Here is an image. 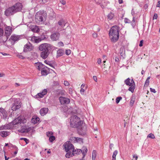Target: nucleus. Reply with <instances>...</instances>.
<instances>
[{
	"instance_id": "45",
	"label": "nucleus",
	"mask_w": 160,
	"mask_h": 160,
	"mask_svg": "<svg viewBox=\"0 0 160 160\" xmlns=\"http://www.w3.org/2000/svg\"><path fill=\"white\" fill-rule=\"evenodd\" d=\"M58 46L59 47H63L64 46V44L62 42H59L58 43Z\"/></svg>"
},
{
	"instance_id": "19",
	"label": "nucleus",
	"mask_w": 160,
	"mask_h": 160,
	"mask_svg": "<svg viewBox=\"0 0 160 160\" xmlns=\"http://www.w3.org/2000/svg\"><path fill=\"white\" fill-rule=\"evenodd\" d=\"M126 84L129 86H131L133 85L132 83H135L132 79L128 78L125 81Z\"/></svg>"
},
{
	"instance_id": "39",
	"label": "nucleus",
	"mask_w": 160,
	"mask_h": 160,
	"mask_svg": "<svg viewBox=\"0 0 160 160\" xmlns=\"http://www.w3.org/2000/svg\"><path fill=\"white\" fill-rule=\"evenodd\" d=\"M0 112H1L2 113L3 115V116H4L5 117H7V114L6 112L4 111L3 109L0 108Z\"/></svg>"
},
{
	"instance_id": "55",
	"label": "nucleus",
	"mask_w": 160,
	"mask_h": 160,
	"mask_svg": "<svg viewBox=\"0 0 160 160\" xmlns=\"http://www.w3.org/2000/svg\"><path fill=\"white\" fill-rule=\"evenodd\" d=\"M149 81L148 80H146L145 81V85H148L149 84Z\"/></svg>"
},
{
	"instance_id": "3",
	"label": "nucleus",
	"mask_w": 160,
	"mask_h": 160,
	"mask_svg": "<svg viewBox=\"0 0 160 160\" xmlns=\"http://www.w3.org/2000/svg\"><path fill=\"white\" fill-rule=\"evenodd\" d=\"M109 36L111 41L115 42L117 41L119 37V29L116 26L112 27L109 32Z\"/></svg>"
},
{
	"instance_id": "30",
	"label": "nucleus",
	"mask_w": 160,
	"mask_h": 160,
	"mask_svg": "<svg viewBox=\"0 0 160 160\" xmlns=\"http://www.w3.org/2000/svg\"><path fill=\"white\" fill-rule=\"evenodd\" d=\"M66 152L67 153L65 155V157L67 158H70L74 155L72 152V153L70 151Z\"/></svg>"
},
{
	"instance_id": "2",
	"label": "nucleus",
	"mask_w": 160,
	"mask_h": 160,
	"mask_svg": "<svg viewBox=\"0 0 160 160\" xmlns=\"http://www.w3.org/2000/svg\"><path fill=\"white\" fill-rule=\"evenodd\" d=\"M27 121V120L23 116H19L17 118L15 119L11 122L9 124L1 126L0 127V129H8L12 128L14 125H16L18 124L21 125L24 124Z\"/></svg>"
},
{
	"instance_id": "1",
	"label": "nucleus",
	"mask_w": 160,
	"mask_h": 160,
	"mask_svg": "<svg viewBox=\"0 0 160 160\" xmlns=\"http://www.w3.org/2000/svg\"><path fill=\"white\" fill-rule=\"evenodd\" d=\"M70 125L73 128H79L81 131H85L86 130V126L83 121H81L77 116L72 117L70 119Z\"/></svg>"
},
{
	"instance_id": "25",
	"label": "nucleus",
	"mask_w": 160,
	"mask_h": 160,
	"mask_svg": "<svg viewBox=\"0 0 160 160\" xmlns=\"http://www.w3.org/2000/svg\"><path fill=\"white\" fill-rule=\"evenodd\" d=\"M59 27L63 28L65 26V22L63 20H59L58 22Z\"/></svg>"
},
{
	"instance_id": "12",
	"label": "nucleus",
	"mask_w": 160,
	"mask_h": 160,
	"mask_svg": "<svg viewBox=\"0 0 160 160\" xmlns=\"http://www.w3.org/2000/svg\"><path fill=\"white\" fill-rule=\"evenodd\" d=\"M30 130V128L26 126H22L21 128L19 129L18 131L19 132L26 133L28 132Z\"/></svg>"
},
{
	"instance_id": "38",
	"label": "nucleus",
	"mask_w": 160,
	"mask_h": 160,
	"mask_svg": "<svg viewBox=\"0 0 160 160\" xmlns=\"http://www.w3.org/2000/svg\"><path fill=\"white\" fill-rule=\"evenodd\" d=\"M65 53L68 56L71 54L72 51L70 49H66L65 50Z\"/></svg>"
},
{
	"instance_id": "44",
	"label": "nucleus",
	"mask_w": 160,
	"mask_h": 160,
	"mask_svg": "<svg viewBox=\"0 0 160 160\" xmlns=\"http://www.w3.org/2000/svg\"><path fill=\"white\" fill-rule=\"evenodd\" d=\"M49 137V140L51 142H52L55 139V137L53 136H51Z\"/></svg>"
},
{
	"instance_id": "48",
	"label": "nucleus",
	"mask_w": 160,
	"mask_h": 160,
	"mask_svg": "<svg viewBox=\"0 0 160 160\" xmlns=\"http://www.w3.org/2000/svg\"><path fill=\"white\" fill-rule=\"evenodd\" d=\"M20 139L21 140H24V141L25 142L26 144H27L28 143V139H27L26 138H20Z\"/></svg>"
},
{
	"instance_id": "21",
	"label": "nucleus",
	"mask_w": 160,
	"mask_h": 160,
	"mask_svg": "<svg viewBox=\"0 0 160 160\" xmlns=\"http://www.w3.org/2000/svg\"><path fill=\"white\" fill-rule=\"evenodd\" d=\"M42 69V70L41 71L42 74L44 76L47 75L49 72L48 68L47 67H44Z\"/></svg>"
},
{
	"instance_id": "7",
	"label": "nucleus",
	"mask_w": 160,
	"mask_h": 160,
	"mask_svg": "<svg viewBox=\"0 0 160 160\" xmlns=\"http://www.w3.org/2000/svg\"><path fill=\"white\" fill-rule=\"evenodd\" d=\"M46 38L45 36L42 35L39 37L33 36L31 38V41L35 43H38Z\"/></svg>"
},
{
	"instance_id": "35",
	"label": "nucleus",
	"mask_w": 160,
	"mask_h": 160,
	"mask_svg": "<svg viewBox=\"0 0 160 160\" xmlns=\"http://www.w3.org/2000/svg\"><path fill=\"white\" fill-rule=\"evenodd\" d=\"M103 69L104 72H107L108 70H109L110 68V66H108L107 65L105 64H103Z\"/></svg>"
},
{
	"instance_id": "14",
	"label": "nucleus",
	"mask_w": 160,
	"mask_h": 160,
	"mask_svg": "<svg viewBox=\"0 0 160 160\" xmlns=\"http://www.w3.org/2000/svg\"><path fill=\"white\" fill-rule=\"evenodd\" d=\"M15 12L12 7L9 8L7 9L5 11V13L6 16H8L11 15L12 14Z\"/></svg>"
},
{
	"instance_id": "51",
	"label": "nucleus",
	"mask_w": 160,
	"mask_h": 160,
	"mask_svg": "<svg viewBox=\"0 0 160 160\" xmlns=\"http://www.w3.org/2000/svg\"><path fill=\"white\" fill-rule=\"evenodd\" d=\"M69 93L70 94H72L73 93L72 89L71 88H68Z\"/></svg>"
},
{
	"instance_id": "5",
	"label": "nucleus",
	"mask_w": 160,
	"mask_h": 160,
	"mask_svg": "<svg viewBox=\"0 0 160 160\" xmlns=\"http://www.w3.org/2000/svg\"><path fill=\"white\" fill-rule=\"evenodd\" d=\"M38 48L41 51L49 52L51 50L52 46L49 44L44 43L40 45Z\"/></svg>"
},
{
	"instance_id": "27",
	"label": "nucleus",
	"mask_w": 160,
	"mask_h": 160,
	"mask_svg": "<svg viewBox=\"0 0 160 160\" xmlns=\"http://www.w3.org/2000/svg\"><path fill=\"white\" fill-rule=\"evenodd\" d=\"M64 51L62 49L58 50L57 52V57H58L62 56L64 54Z\"/></svg>"
},
{
	"instance_id": "56",
	"label": "nucleus",
	"mask_w": 160,
	"mask_h": 160,
	"mask_svg": "<svg viewBox=\"0 0 160 160\" xmlns=\"http://www.w3.org/2000/svg\"><path fill=\"white\" fill-rule=\"evenodd\" d=\"M3 34V30L1 28H0V36L2 35Z\"/></svg>"
},
{
	"instance_id": "37",
	"label": "nucleus",
	"mask_w": 160,
	"mask_h": 160,
	"mask_svg": "<svg viewBox=\"0 0 160 160\" xmlns=\"http://www.w3.org/2000/svg\"><path fill=\"white\" fill-rule=\"evenodd\" d=\"M118 151L116 150L113 152L112 156V160H116V157Z\"/></svg>"
},
{
	"instance_id": "31",
	"label": "nucleus",
	"mask_w": 160,
	"mask_h": 160,
	"mask_svg": "<svg viewBox=\"0 0 160 160\" xmlns=\"http://www.w3.org/2000/svg\"><path fill=\"white\" fill-rule=\"evenodd\" d=\"M97 156V152L96 150H93L92 154V160H95Z\"/></svg>"
},
{
	"instance_id": "16",
	"label": "nucleus",
	"mask_w": 160,
	"mask_h": 160,
	"mask_svg": "<svg viewBox=\"0 0 160 160\" xmlns=\"http://www.w3.org/2000/svg\"><path fill=\"white\" fill-rule=\"evenodd\" d=\"M47 13L50 18H54L55 17L56 14L52 9L49 8L47 10Z\"/></svg>"
},
{
	"instance_id": "34",
	"label": "nucleus",
	"mask_w": 160,
	"mask_h": 160,
	"mask_svg": "<svg viewBox=\"0 0 160 160\" xmlns=\"http://www.w3.org/2000/svg\"><path fill=\"white\" fill-rule=\"evenodd\" d=\"M114 16V14L112 12H111L109 13L107 16L108 19L111 20L113 18Z\"/></svg>"
},
{
	"instance_id": "49",
	"label": "nucleus",
	"mask_w": 160,
	"mask_h": 160,
	"mask_svg": "<svg viewBox=\"0 0 160 160\" xmlns=\"http://www.w3.org/2000/svg\"><path fill=\"white\" fill-rule=\"evenodd\" d=\"M59 2L63 5H64L66 4V1L64 0H59Z\"/></svg>"
},
{
	"instance_id": "36",
	"label": "nucleus",
	"mask_w": 160,
	"mask_h": 160,
	"mask_svg": "<svg viewBox=\"0 0 160 160\" xmlns=\"http://www.w3.org/2000/svg\"><path fill=\"white\" fill-rule=\"evenodd\" d=\"M0 135L2 137H5L8 135V132L3 131L0 132Z\"/></svg>"
},
{
	"instance_id": "33",
	"label": "nucleus",
	"mask_w": 160,
	"mask_h": 160,
	"mask_svg": "<svg viewBox=\"0 0 160 160\" xmlns=\"http://www.w3.org/2000/svg\"><path fill=\"white\" fill-rule=\"evenodd\" d=\"M81 150L80 149H73L72 150L74 155L76 154H79L81 152Z\"/></svg>"
},
{
	"instance_id": "57",
	"label": "nucleus",
	"mask_w": 160,
	"mask_h": 160,
	"mask_svg": "<svg viewBox=\"0 0 160 160\" xmlns=\"http://www.w3.org/2000/svg\"><path fill=\"white\" fill-rule=\"evenodd\" d=\"M85 92V90L83 88H81V89L80 90V92L81 93H84Z\"/></svg>"
},
{
	"instance_id": "9",
	"label": "nucleus",
	"mask_w": 160,
	"mask_h": 160,
	"mask_svg": "<svg viewBox=\"0 0 160 160\" xmlns=\"http://www.w3.org/2000/svg\"><path fill=\"white\" fill-rule=\"evenodd\" d=\"M60 33L59 32H55L51 35L50 38L53 41L58 40L60 37Z\"/></svg>"
},
{
	"instance_id": "62",
	"label": "nucleus",
	"mask_w": 160,
	"mask_h": 160,
	"mask_svg": "<svg viewBox=\"0 0 160 160\" xmlns=\"http://www.w3.org/2000/svg\"><path fill=\"white\" fill-rule=\"evenodd\" d=\"M82 53H83V54L82 55V56L83 57H86V53L85 52H83Z\"/></svg>"
},
{
	"instance_id": "41",
	"label": "nucleus",
	"mask_w": 160,
	"mask_h": 160,
	"mask_svg": "<svg viewBox=\"0 0 160 160\" xmlns=\"http://www.w3.org/2000/svg\"><path fill=\"white\" fill-rule=\"evenodd\" d=\"M147 138L154 139L155 138V137L153 134L151 133L147 136Z\"/></svg>"
},
{
	"instance_id": "63",
	"label": "nucleus",
	"mask_w": 160,
	"mask_h": 160,
	"mask_svg": "<svg viewBox=\"0 0 160 160\" xmlns=\"http://www.w3.org/2000/svg\"><path fill=\"white\" fill-rule=\"evenodd\" d=\"M157 7H160V1H158V4L157 5Z\"/></svg>"
},
{
	"instance_id": "8",
	"label": "nucleus",
	"mask_w": 160,
	"mask_h": 160,
	"mask_svg": "<svg viewBox=\"0 0 160 160\" xmlns=\"http://www.w3.org/2000/svg\"><path fill=\"white\" fill-rule=\"evenodd\" d=\"M15 12L21 10L22 8V5L21 3L18 2L12 7Z\"/></svg>"
},
{
	"instance_id": "22",
	"label": "nucleus",
	"mask_w": 160,
	"mask_h": 160,
	"mask_svg": "<svg viewBox=\"0 0 160 160\" xmlns=\"http://www.w3.org/2000/svg\"><path fill=\"white\" fill-rule=\"evenodd\" d=\"M49 52L47 51H42L40 54L41 57L43 59H46L48 57L49 55V52Z\"/></svg>"
},
{
	"instance_id": "54",
	"label": "nucleus",
	"mask_w": 160,
	"mask_h": 160,
	"mask_svg": "<svg viewBox=\"0 0 160 160\" xmlns=\"http://www.w3.org/2000/svg\"><path fill=\"white\" fill-rule=\"evenodd\" d=\"M97 62L98 64H100L102 62V60L100 58H98V60Z\"/></svg>"
},
{
	"instance_id": "29",
	"label": "nucleus",
	"mask_w": 160,
	"mask_h": 160,
	"mask_svg": "<svg viewBox=\"0 0 160 160\" xmlns=\"http://www.w3.org/2000/svg\"><path fill=\"white\" fill-rule=\"evenodd\" d=\"M132 85L130 86V87L128 88V90L132 93L133 92L135 88V83H132Z\"/></svg>"
},
{
	"instance_id": "42",
	"label": "nucleus",
	"mask_w": 160,
	"mask_h": 160,
	"mask_svg": "<svg viewBox=\"0 0 160 160\" xmlns=\"http://www.w3.org/2000/svg\"><path fill=\"white\" fill-rule=\"evenodd\" d=\"M44 62L47 64L49 65L50 66L52 67V65L51 62L47 60H45Z\"/></svg>"
},
{
	"instance_id": "43",
	"label": "nucleus",
	"mask_w": 160,
	"mask_h": 160,
	"mask_svg": "<svg viewBox=\"0 0 160 160\" xmlns=\"http://www.w3.org/2000/svg\"><path fill=\"white\" fill-rule=\"evenodd\" d=\"M122 99V98L121 97H118L116 99V103L117 104Z\"/></svg>"
},
{
	"instance_id": "50",
	"label": "nucleus",
	"mask_w": 160,
	"mask_h": 160,
	"mask_svg": "<svg viewBox=\"0 0 160 160\" xmlns=\"http://www.w3.org/2000/svg\"><path fill=\"white\" fill-rule=\"evenodd\" d=\"M92 36L94 38H96L98 37V34L96 32H93L92 34Z\"/></svg>"
},
{
	"instance_id": "53",
	"label": "nucleus",
	"mask_w": 160,
	"mask_h": 160,
	"mask_svg": "<svg viewBox=\"0 0 160 160\" xmlns=\"http://www.w3.org/2000/svg\"><path fill=\"white\" fill-rule=\"evenodd\" d=\"M158 18V14L156 13H155L153 17V19H157Z\"/></svg>"
},
{
	"instance_id": "10",
	"label": "nucleus",
	"mask_w": 160,
	"mask_h": 160,
	"mask_svg": "<svg viewBox=\"0 0 160 160\" xmlns=\"http://www.w3.org/2000/svg\"><path fill=\"white\" fill-rule=\"evenodd\" d=\"M59 100L61 104H67L70 102V100L69 98L63 97H60Z\"/></svg>"
},
{
	"instance_id": "46",
	"label": "nucleus",
	"mask_w": 160,
	"mask_h": 160,
	"mask_svg": "<svg viewBox=\"0 0 160 160\" xmlns=\"http://www.w3.org/2000/svg\"><path fill=\"white\" fill-rule=\"evenodd\" d=\"M63 84H64V85L66 86H69L70 85V84L69 83V82L67 81H65L64 82Z\"/></svg>"
},
{
	"instance_id": "32",
	"label": "nucleus",
	"mask_w": 160,
	"mask_h": 160,
	"mask_svg": "<svg viewBox=\"0 0 160 160\" xmlns=\"http://www.w3.org/2000/svg\"><path fill=\"white\" fill-rule=\"evenodd\" d=\"M32 30L34 32H38L39 31V29L38 27L36 26H33L32 27Z\"/></svg>"
},
{
	"instance_id": "28",
	"label": "nucleus",
	"mask_w": 160,
	"mask_h": 160,
	"mask_svg": "<svg viewBox=\"0 0 160 160\" xmlns=\"http://www.w3.org/2000/svg\"><path fill=\"white\" fill-rule=\"evenodd\" d=\"M88 152V149L86 147H83L81 150V152H82L83 155V158H84L85 156L86 153Z\"/></svg>"
},
{
	"instance_id": "64",
	"label": "nucleus",
	"mask_w": 160,
	"mask_h": 160,
	"mask_svg": "<svg viewBox=\"0 0 160 160\" xmlns=\"http://www.w3.org/2000/svg\"><path fill=\"white\" fill-rule=\"evenodd\" d=\"M129 20L127 19L126 18L125 19V22L126 23H128L129 22Z\"/></svg>"
},
{
	"instance_id": "17",
	"label": "nucleus",
	"mask_w": 160,
	"mask_h": 160,
	"mask_svg": "<svg viewBox=\"0 0 160 160\" xmlns=\"http://www.w3.org/2000/svg\"><path fill=\"white\" fill-rule=\"evenodd\" d=\"M48 109L47 108H43L41 109L40 111V114L42 116L45 115L48 112Z\"/></svg>"
},
{
	"instance_id": "26",
	"label": "nucleus",
	"mask_w": 160,
	"mask_h": 160,
	"mask_svg": "<svg viewBox=\"0 0 160 160\" xmlns=\"http://www.w3.org/2000/svg\"><path fill=\"white\" fill-rule=\"evenodd\" d=\"M19 37L18 36L13 35L11 37V39L12 40L15 42L19 39Z\"/></svg>"
},
{
	"instance_id": "15",
	"label": "nucleus",
	"mask_w": 160,
	"mask_h": 160,
	"mask_svg": "<svg viewBox=\"0 0 160 160\" xmlns=\"http://www.w3.org/2000/svg\"><path fill=\"white\" fill-rule=\"evenodd\" d=\"M21 107V105L20 102L18 101H16L12 107V109L13 110H16L19 109Z\"/></svg>"
},
{
	"instance_id": "59",
	"label": "nucleus",
	"mask_w": 160,
	"mask_h": 160,
	"mask_svg": "<svg viewBox=\"0 0 160 160\" xmlns=\"http://www.w3.org/2000/svg\"><path fill=\"white\" fill-rule=\"evenodd\" d=\"M40 1L43 3H46L47 2V0H40Z\"/></svg>"
},
{
	"instance_id": "24",
	"label": "nucleus",
	"mask_w": 160,
	"mask_h": 160,
	"mask_svg": "<svg viewBox=\"0 0 160 160\" xmlns=\"http://www.w3.org/2000/svg\"><path fill=\"white\" fill-rule=\"evenodd\" d=\"M39 118L36 116H34L31 120L32 122L34 124L38 123Z\"/></svg>"
},
{
	"instance_id": "11",
	"label": "nucleus",
	"mask_w": 160,
	"mask_h": 160,
	"mask_svg": "<svg viewBox=\"0 0 160 160\" xmlns=\"http://www.w3.org/2000/svg\"><path fill=\"white\" fill-rule=\"evenodd\" d=\"M33 47L30 43L26 44L23 47V51L24 52L31 51L33 49Z\"/></svg>"
},
{
	"instance_id": "4",
	"label": "nucleus",
	"mask_w": 160,
	"mask_h": 160,
	"mask_svg": "<svg viewBox=\"0 0 160 160\" xmlns=\"http://www.w3.org/2000/svg\"><path fill=\"white\" fill-rule=\"evenodd\" d=\"M47 17V13L43 10H40L36 12L35 16V20L37 23L44 22Z\"/></svg>"
},
{
	"instance_id": "6",
	"label": "nucleus",
	"mask_w": 160,
	"mask_h": 160,
	"mask_svg": "<svg viewBox=\"0 0 160 160\" xmlns=\"http://www.w3.org/2000/svg\"><path fill=\"white\" fill-rule=\"evenodd\" d=\"M63 147L66 152L70 151H72L74 149L73 145L69 141L66 142L63 144Z\"/></svg>"
},
{
	"instance_id": "20",
	"label": "nucleus",
	"mask_w": 160,
	"mask_h": 160,
	"mask_svg": "<svg viewBox=\"0 0 160 160\" xmlns=\"http://www.w3.org/2000/svg\"><path fill=\"white\" fill-rule=\"evenodd\" d=\"M12 32V28L10 27H7L5 30V33L8 36H9Z\"/></svg>"
},
{
	"instance_id": "13",
	"label": "nucleus",
	"mask_w": 160,
	"mask_h": 160,
	"mask_svg": "<svg viewBox=\"0 0 160 160\" xmlns=\"http://www.w3.org/2000/svg\"><path fill=\"white\" fill-rule=\"evenodd\" d=\"M71 140L74 143H81L83 142V140L82 138L75 137L72 138L71 139Z\"/></svg>"
},
{
	"instance_id": "52",
	"label": "nucleus",
	"mask_w": 160,
	"mask_h": 160,
	"mask_svg": "<svg viewBox=\"0 0 160 160\" xmlns=\"http://www.w3.org/2000/svg\"><path fill=\"white\" fill-rule=\"evenodd\" d=\"M150 90L151 92H152L153 93H155L156 92V91L154 89L152 88H150Z\"/></svg>"
},
{
	"instance_id": "40",
	"label": "nucleus",
	"mask_w": 160,
	"mask_h": 160,
	"mask_svg": "<svg viewBox=\"0 0 160 160\" xmlns=\"http://www.w3.org/2000/svg\"><path fill=\"white\" fill-rule=\"evenodd\" d=\"M135 99V98L134 97H132L131 98V99L130 101V104L131 106H132L133 105V104L134 103Z\"/></svg>"
},
{
	"instance_id": "60",
	"label": "nucleus",
	"mask_w": 160,
	"mask_h": 160,
	"mask_svg": "<svg viewBox=\"0 0 160 160\" xmlns=\"http://www.w3.org/2000/svg\"><path fill=\"white\" fill-rule=\"evenodd\" d=\"M142 43H143V41L142 40L140 42V43H139V46L140 47H142Z\"/></svg>"
},
{
	"instance_id": "18",
	"label": "nucleus",
	"mask_w": 160,
	"mask_h": 160,
	"mask_svg": "<svg viewBox=\"0 0 160 160\" xmlns=\"http://www.w3.org/2000/svg\"><path fill=\"white\" fill-rule=\"evenodd\" d=\"M47 92V90L46 89H44L42 92L38 93L36 96L37 98H42L43 96L46 95Z\"/></svg>"
},
{
	"instance_id": "23",
	"label": "nucleus",
	"mask_w": 160,
	"mask_h": 160,
	"mask_svg": "<svg viewBox=\"0 0 160 160\" xmlns=\"http://www.w3.org/2000/svg\"><path fill=\"white\" fill-rule=\"evenodd\" d=\"M36 67L39 70H41L43 68V65L40 62H37L35 63Z\"/></svg>"
},
{
	"instance_id": "58",
	"label": "nucleus",
	"mask_w": 160,
	"mask_h": 160,
	"mask_svg": "<svg viewBox=\"0 0 160 160\" xmlns=\"http://www.w3.org/2000/svg\"><path fill=\"white\" fill-rule=\"evenodd\" d=\"M93 79L95 82H97V77L96 76H93Z\"/></svg>"
},
{
	"instance_id": "47",
	"label": "nucleus",
	"mask_w": 160,
	"mask_h": 160,
	"mask_svg": "<svg viewBox=\"0 0 160 160\" xmlns=\"http://www.w3.org/2000/svg\"><path fill=\"white\" fill-rule=\"evenodd\" d=\"M52 134L53 133L51 132H48L47 133V135L48 137H49L51 136H52Z\"/></svg>"
},
{
	"instance_id": "61",
	"label": "nucleus",
	"mask_w": 160,
	"mask_h": 160,
	"mask_svg": "<svg viewBox=\"0 0 160 160\" xmlns=\"http://www.w3.org/2000/svg\"><path fill=\"white\" fill-rule=\"evenodd\" d=\"M133 158L135 159V160H137L138 157L137 155H134L133 156Z\"/></svg>"
}]
</instances>
